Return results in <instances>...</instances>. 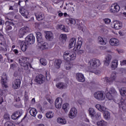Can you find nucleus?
I'll list each match as a JSON object with an SVG mask.
<instances>
[{
  "instance_id": "f257e3e1",
  "label": "nucleus",
  "mask_w": 126,
  "mask_h": 126,
  "mask_svg": "<svg viewBox=\"0 0 126 126\" xmlns=\"http://www.w3.org/2000/svg\"><path fill=\"white\" fill-rule=\"evenodd\" d=\"M37 42H38V45L40 48H42L43 50L44 49H48L49 46L48 45V43L45 41H44V39H43V35L40 32H37L36 33Z\"/></svg>"
},
{
  "instance_id": "f03ea898",
  "label": "nucleus",
  "mask_w": 126,
  "mask_h": 126,
  "mask_svg": "<svg viewBox=\"0 0 126 126\" xmlns=\"http://www.w3.org/2000/svg\"><path fill=\"white\" fill-rule=\"evenodd\" d=\"M63 58L67 62L73 61L76 59V54L74 52L66 51L63 53Z\"/></svg>"
},
{
  "instance_id": "7ed1b4c3",
  "label": "nucleus",
  "mask_w": 126,
  "mask_h": 126,
  "mask_svg": "<svg viewBox=\"0 0 126 126\" xmlns=\"http://www.w3.org/2000/svg\"><path fill=\"white\" fill-rule=\"evenodd\" d=\"M95 107L97 110H98V111L103 113V117L105 120H109L110 118H111L110 112L106 111L107 108L105 106H103L100 104H97L95 105Z\"/></svg>"
},
{
  "instance_id": "20e7f679",
  "label": "nucleus",
  "mask_w": 126,
  "mask_h": 126,
  "mask_svg": "<svg viewBox=\"0 0 126 126\" xmlns=\"http://www.w3.org/2000/svg\"><path fill=\"white\" fill-rule=\"evenodd\" d=\"M89 64L91 65V67H92L93 69H95V68H97L98 66L101 65V62L99 60H97L96 59H94L91 60L89 62Z\"/></svg>"
},
{
  "instance_id": "39448f33",
  "label": "nucleus",
  "mask_w": 126,
  "mask_h": 126,
  "mask_svg": "<svg viewBox=\"0 0 126 126\" xmlns=\"http://www.w3.org/2000/svg\"><path fill=\"white\" fill-rule=\"evenodd\" d=\"M94 97L96 100H98V101H102L104 100L106 97L105 95V93L103 91H98L94 93Z\"/></svg>"
},
{
  "instance_id": "423d86ee",
  "label": "nucleus",
  "mask_w": 126,
  "mask_h": 126,
  "mask_svg": "<svg viewBox=\"0 0 126 126\" xmlns=\"http://www.w3.org/2000/svg\"><path fill=\"white\" fill-rule=\"evenodd\" d=\"M116 95H117V91H116L115 88H111L109 92L106 94V98L109 100H113Z\"/></svg>"
},
{
  "instance_id": "0eeeda50",
  "label": "nucleus",
  "mask_w": 126,
  "mask_h": 126,
  "mask_svg": "<svg viewBox=\"0 0 126 126\" xmlns=\"http://www.w3.org/2000/svg\"><path fill=\"white\" fill-rule=\"evenodd\" d=\"M30 32V29L28 27H24L20 29L19 31V37L20 38H22L24 35L29 33Z\"/></svg>"
},
{
  "instance_id": "6e6552de",
  "label": "nucleus",
  "mask_w": 126,
  "mask_h": 126,
  "mask_svg": "<svg viewBox=\"0 0 126 126\" xmlns=\"http://www.w3.org/2000/svg\"><path fill=\"white\" fill-rule=\"evenodd\" d=\"M28 45H32L35 43V36L31 33L25 38V41Z\"/></svg>"
},
{
  "instance_id": "1a4fd4ad",
  "label": "nucleus",
  "mask_w": 126,
  "mask_h": 126,
  "mask_svg": "<svg viewBox=\"0 0 126 126\" xmlns=\"http://www.w3.org/2000/svg\"><path fill=\"white\" fill-rule=\"evenodd\" d=\"M5 25L6 26L5 30H6V31H9L10 30H12L13 28H15V27H16V24H15L12 21H6L5 23Z\"/></svg>"
},
{
  "instance_id": "9d476101",
  "label": "nucleus",
  "mask_w": 126,
  "mask_h": 126,
  "mask_svg": "<svg viewBox=\"0 0 126 126\" xmlns=\"http://www.w3.org/2000/svg\"><path fill=\"white\" fill-rule=\"evenodd\" d=\"M34 81L37 82L38 84H43L45 82V76L39 74L35 77Z\"/></svg>"
},
{
  "instance_id": "9b49d317",
  "label": "nucleus",
  "mask_w": 126,
  "mask_h": 126,
  "mask_svg": "<svg viewBox=\"0 0 126 126\" xmlns=\"http://www.w3.org/2000/svg\"><path fill=\"white\" fill-rule=\"evenodd\" d=\"M20 84H21V80L20 79H15L12 82V89H19L20 88Z\"/></svg>"
},
{
  "instance_id": "f8f14e48",
  "label": "nucleus",
  "mask_w": 126,
  "mask_h": 126,
  "mask_svg": "<svg viewBox=\"0 0 126 126\" xmlns=\"http://www.w3.org/2000/svg\"><path fill=\"white\" fill-rule=\"evenodd\" d=\"M77 115V109L75 107H73L71 109L70 112L68 113V117L70 119H74Z\"/></svg>"
},
{
  "instance_id": "ddd939ff",
  "label": "nucleus",
  "mask_w": 126,
  "mask_h": 126,
  "mask_svg": "<svg viewBox=\"0 0 126 126\" xmlns=\"http://www.w3.org/2000/svg\"><path fill=\"white\" fill-rule=\"evenodd\" d=\"M120 9L121 8L119 5L114 4L111 6L110 11L113 13H117L120 11Z\"/></svg>"
},
{
  "instance_id": "4468645a",
  "label": "nucleus",
  "mask_w": 126,
  "mask_h": 126,
  "mask_svg": "<svg viewBox=\"0 0 126 126\" xmlns=\"http://www.w3.org/2000/svg\"><path fill=\"white\" fill-rule=\"evenodd\" d=\"M6 80V76L4 75H2L1 79V83L2 84V89H6V88L8 87Z\"/></svg>"
},
{
  "instance_id": "2eb2a0df",
  "label": "nucleus",
  "mask_w": 126,
  "mask_h": 126,
  "mask_svg": "<svg viewBox=\"0 0 126 126\" xmlns=\"http://www.w3.org/2000/svg\"><path fill=\"white\" fill-rule=\"evenodd\" d=\"M76 78L79 82H84V81H85L84 75L81 73H77L76 74Z\"/></svg>"
},
{
  "instance_id": "dca6fc26",
  "label": "nucleus",
  "mask_w": 126,
  "mask_h": 126,
  "mask_svg": "<svg viewBox=\"0 0 126 126\" xmlns=\"http://www.w3.org/2000/svg\"><path fill=\"white\" fill-rule=\"evenodd\" d=\"M22 116V112L20 111H16L11 116L12 120H18Z\"/></svg>"
},
{
  "instance_id": "f3484780",
  "label": "nucleus",
  "mask_w": 126,
  "mask_h": 126,
  "mask_svg": "<svg viewBox=\"0 0 126 126\" xmlns=\"http://www.w3.org/2000/svg\"><path fill=\"white\" fill-rule=\"evenodd\" d=\"M20 13L22 15V16H24L25 18H28V15L29 14V12L27 11L24 7H21L19 10Z\"/></svg>"
},
{
  "instance_id": "a211bd4d",
  "label": "nucleus",
  "mask_w": 126,
  "mask_h": 126,
  "mask_svg": "<svg viewBox=\"0 0 126 126\" xmlns=\"http://www.w3.org/2000/svg\"><path fill=\"white\" fill-rule=\"evenodd\" d=\"M55 107L57 109L62 108V104H63V99L61 97H58L55 100Z\"/></svg>"
},
{
  "instance_id": "6ab92c4d",
  "label": "nucleus",
  "mask_w": 126,
  "mask_h": 126,
  "mask_svg": "<svg viewBox=\"0 0 126 126\" xmlns=\"http://www.w3.org/2000/svg\"><path fill=\"white\" fill-rule=\"evenodd\" d=\"M34 14L37 20H38V21H41V20H43L44 18H45V16L44 15V14L41 13V12H38Z\"/></svg>"
},
{
  "instance_id": "aec40b11",
  "label": "nucleus",
  "mask_w": 126,
  "mask_h": 126,
  "mask_svg": "<svg viewBox=\"0 0 126 126\" xmlns=\"http://www.w3.org/2000/svg\"><path fill=\"white\" fill-rule=\"evenodd\" d=\"M19 63L21 65H24V64L28 63L29 62L27 61V57L21 56L19 60Z\"/></svg>"
},
{
  "instance_id": "412c9836",
  "label": "nucleus",
  "mask_w": 126,
  "mask_h": 126,
  "mask_svg": "<svg viewBox=\"0 0 126 126\" xmlns=\"http://www.w3.org/2000/svg\"><path fill=\"white\" fill-rule=\"evenodd\" d=\"M62 63H63V61H62V60L56 59L54 61V65L55 68H57V69H59V68H61V65Z\"/></svg>"
},
{
  "instance_id": "4be33fe9",
  "label": "nucleus",
  "mask_w": 126,
  "mask_h": 126,
  "mask_svg": "<svg viewBox=\"0 0 126 126\" xmlns=\"http://www.w3.org/2000/svg\"><path fill=\"white\" fill-rule=\"evenodd\" d=\"M116 78H117L116 72H113L111 74L110 80L106 78L105 79V81H106V82H113V81L116 80Z\"/></svg>"
},
{
  "instance_id": "5701e85b",
  "label": "nucleus",
  "mask_w": 126,
  "mask_h": 126,
  "mask_svg": "<svg viewBox=\"0 0 126 126\" xmlns=\"http://www.w3.org/2000/svg\"><path fill=\"white\" fill-rule=\"evenodd\" d=\"M45 38L48 41H53L54 39V34L51 32H47L45 35Z\"/></svg>"
},
{
  "instance_id": "b1692460",
  "label": "nucleus",
  "mask_w": 126,
  "mask_h": 126,
  "mask_svg": "<svg viewBox=\"0 0 126 126\" xmlns=\"http://www.w3.org/2000/svg\"><path fill=\"white\" fill-rule=\"evenodd\" d=\"M112 60V56L111 55H108L104 60V64L106 66H108L109 64H110V63H111V61Z\"/></svg>"
},
{
  "instance_id": "393cba45",
  "label": "nucleus",
  "mask_w": 126,
  "mask_h": 126,
  "mask_svg": "<svg viewBox=\"0 0 126 126\" xmlns=\"http://www.w3.org/2000/svg\"><path fill=\"white\" fill-rule=\"evenodd\" d=\"M21 49L23 52H25L26 50H27V47L28 46H29V44H28L26 42L22 41L21 42Z\"/></svg>"
},
{
  "instance_id": "a878e982",
  "label": "nucleus",
  "mask_w": 126,
  "mask_h": 126,
  "mask_svg": "<svg viewBox=\"0 0 126 126\" xmlns=\"http://www.w3.org/2000/svg\"><path fill=\"white\" fill-rule=\"evenodd\" d=\"M109 43L111 46H119V40L116 38H111Z\"/></svg>"
},
{
  "instance_id": "bb28decb",
  "label": "nucleus",
  "mask_w": 126,
  "mask_h": 126,
  "mask_svg": "<svg viewBox=\"0 0 126 126\" xmlns=\"http://www.w3.org/2000/svg\"><path fill=\"white\" fill-rule=\"evenodd\" d=\"M114 28L117 30H119V29H121L122 28V26L123 25L122 24V22L119 21H115L114 22Z\"/></svg>"
},
{
  "instance_id": "cd10ccee",
  "label": "nucleus",
  "mask_w": 126,
  "mask_h": 126,
  "mask_svg": "<svg viewBox=\"0 0 126 126\" xmlns=\"http://www.w3.org/2000/svg\"><path fill=\"white\" fill-rule=\"evenodd\" d=\"M89 114L92 119H94V116L96 115V111L93 108H90L89 109Z\"/></svg>"
},
{
  "instance_id": "c85d7f7f",
  "label": "nucleus",
  "mask_w": 126,
  "mask_h": 126,
  "mask_svg": "<svg viewBox=\"0 0 126 126\" xmlns=\"http://www.w3.org/2000/svg\"><path fill=\"white\" fill-rule=\"evenodd\" d=\"M56 87L59 89H65L66 88V84L63 82L58 83L56 84Z\"/></svg>"
},
{
  "instance_id": "c756f323",
  "label": "nucleus",
  "mask_w": 126,
  "mask_h": 126,
  "mask_svg": "<svg viewBox=\"0 0 126 126\" xmlns=\"http://www.w3.org/2000/svg\"><path fill=\"white\" fill-rule=\"evenodd\" d=\"M69 43V47L70 48H72V47H74V46H75V43H76V38L74 37L70 39Z\"/></svg>"
},
{
  "instance_id": "7c9ffc66",
  "label": "nucleus",
  "mask_w": 126,
  "mask_h": 126,
  "mask_svg": "<svg viewBox=\"0 0 126 126\" xmlns=\"http://www.w3.org/2000/svg\"><path fill=\"white\" fill-rule=\"evenodd\" d=\"M99 44L100 45H106L107 44V40L106 38H103V37L99 36L98 39Z\"/></svg>"
},
{
  "instance_id": "2f4dec72",
  "label": "nucleus",
  "mask_w": 126,
  "mask_h": 126,
  "mask_svg": "<svg viewBox=\"0 0 126 126\" xmlns=\"http://www.w3.org/2000/svg\"><path fill=\"white\" fill-rule=\"evenodd\" d=\"M58 27L59 28V29H61V30L63 31V32H68V29L67 28V27H65L64 25H58Z\"/></svg>"
},
{
  "instance_id": "473e14b6",
  "label": "nucleus",
  "mask_w": 126,
  "mask_h": 126,
  "mask_svg": "<svg viewBox=\"0 0 126 126\" xmlns=\"http://www.w3.org/2000/svg\"><path fill=\"white\" fill-rule=\"evenodd\" d=\"M57 122L60 125H65L66 124V120L64 118H58Z\"/></svg>"
},
{
  "instance_id": "72a5a7b5",
  "label": "nucleus",
  "mask_w": 126,
  "mask_h": 126,
  "mask_svg": "<svg viewBox=\"0 0 126 126\" xmlns=\"http://www.w3.org/2000/svg\"><path fill=\"white\" fill-rule=\"evenodd\" d=\"M81 46H82V41L81 40H79L78 39V43L76 47H74V51H78L80 50V48H81Z\"/></svg>"
},
{
  "instance_id": "f704fd0d",
  "label": "nucleus",
  "mask_w": 126,
  "mask_h": 126,
  "mask_svg": "<svg viewBox=\"0 0 126 126\" xmlns=\"http://www.w3.org/2000/svg\"><path fill=\"white\" fill-rule=\"evenodd\" d=\"M37 113H38V111H37V110L35 108H32L30 111V114L31 116L32 117H36V115L37 114Z\"/></svg>"
},
{
  "instance_id": "c9c22d12",
  "label": "nucleus",
  "mask_w": 126,
  "mask_h": 126,
  "mask_svg": "<svg viewBox=\"0 0 126 126\" xmlns=\"http://www.w3.org/2000/svg\"><path fill=\"white\" fill-rule=\"evenodd\" d=\"M118 66V60H114L112 62L111 68L112 69H116Z\"/></svg>"
},
{
  "instance_id": "e433bc0d",
  "label": "nucleus",
  "mask_w": 126,
  "mask_h": 126,
  "mask_svg": "<svg viewBox=\"0 0 126 126\" xmlns=\"http://www.w3.org/2000/svg\"><path fill=\"white\" fill-rule=\"evenodd\" d=\"M62 108L65 112H67L69 110V104L68 103H64L62 106Z\"/></svg>"
},
{
  "instance_id": "4c0bfd02",
  "label": "nucleus",
  "mask_w": 126,
  "mask_h": 126,
  "mask_svg": "<svg viewBox=\"0 0 126 126\" xmlns=\"http://www.w3.org/2000/svg\"><path fill=\"white\" fill-rule=\"evenodd\" d=\"M97 125L98 126H107V123L103 120H100L97 122Z\"/></svg>"
},
{
  "instance_id": "58836bf2",
  "label": "nucleus",
  "mask_w": 126,
  "mask_h": 126,
  "mask_svg": "<svg viewBox=\"0 0 126 126\" xmlns=\"http://www.w3.org/2000/svg\"><path fill=\"white\" fill-rule=\"evenodd\" d=\"M120 92L122 96H126V88H122L120 90Z\"/></svg>"
},
{
  "instance_id": "ea45409f",
  "label": "nucleus",
  "mask_w": 126,
  "mask_h": 126,
  "mask_svg": "<svg viewBox=\"0 0 126 126\" xmlns=\"http://www.w3.org/2000/svg\"><path fill=\"white\" fill-rule=\"evenodd\" d=\"M64 66L65 69H66L67 70H69V69H70V68L72 67V64L66 63H65Z\"/></svg>"
},
{
  "instance_id": "a19ab883",
  "label": "nucleus",
  "mask_w": 126,
  "mask_h": 126,
  "mask_svg": "<svg viewBox=\"0 0 126 126\" xmlns=\"http://www.w3.org/2000/svg\"><path fill=\"white\" fill-rule=\"evenodd\" d=\"M46 117L47 119H52L53 117H54V114H53V112L50 111L47 112L46 114Z\"/></svg>"
},
{
  "instance_id": "79ce46f5",
  "label": "nucleus",
  "mask_w": 126,
  "mask_h": 126,
  "mask_svg": "<svg viewBox=\"0 0 126 126\" xmlns=\"http://www.w3.org/2000/svg\"><path fill=\"white\" fill-rule=\"evenodd\" d=\"M40 63L41 64H42V65H47V60L44 58L40 59Z\"/></svg>"
},
{
  "instance_id": "37998d69",
  "label": "nucleus",
  "mask_w": 126,
  "mask_h": 126,
  "mask_svg": "<svg viewBox=\"0 0 126 126\" xmlns=\"http://www.w3.org/2000/svg\"><path fill=\"white\" fill-rule=\"evenodd\" d=\"M4 126H15V124L10 121H8L4 124Z\"/></svg>"
},
{
  "instance_id": "c03bdc74",
  "label": "nucleus",
  "mask_w": 126,
  "mask_h": 126,
  "mask_svg": "<svg viewBox=\"0 0 126 126\" xmlns=\"http://www.w3.org/2000/svg\"><path fill=\"white\" fill-rule=\"evenodd\" d=\"M94 118H95V120H99V119H101V113L100 112H97L94 116Z\"/></svg>"
},
{
  "instance_id": "a18cd8bd",
  "label": "nucleus",
  "mask_w": 126,
  "mask_h": 126,
  "mask_svg": "<svg viewBox=\"0 0 126 126\" xmlns=\"http://www.w3.org/2000/svg\"><path fill=\"white\" fill-rule=\"evenodd\" d=\"M4 24V21L0 19V31L2 30L3 25Z\"/></svg>"
},
{
  "instance_id": "49530a36",
  "label": "nucleus",
  "mask_w": 126,
  "mask_h": 126,
  "mask_svg": "<svg viewBox=\"0 0 126 126\" xmlns=\"http://www.w3.org/2000/svg\"><path fill=\"white\" fill-rule=\"evenodd\" d=\"M103 21L105 23V24H109V23H111V19L109 18L104 19Z\"/></svg>"
},
{
  "instance_id": "de8ad7c7",
  "label": "nucleus",
  "mask_w": 126,
  "mask_h": 126,
  "mask_svg": "<svg viewBox=\"0 0 126 126\" xmlns=\"http://www.w3.org/2000/svg\"><path fill=\"white\" fill-rule=\"evenodd\" d=\"M22 66L24 67V68L25 69V70H27L28 68H29V63H28L24 64V65H22Z\"/></svg>"
},
{
  "instance_id": "09e8293b",
  "label": "nucleus",
  "mask_w": 126,
  "mask_h": 126,
  "mask_svg": "<svg viewBox=\"0 0 126 126\" xmlns=\"http://www.w3.org/2000/svg\"><path fill=\"white\" fill-rule=\"evenodd\" d=\"M119 108L121 109V108H122V110H123V111H126V105H123L122 104V105H121V104H119Z\"/></svg>"
},
{
  "instance_id": "8fccbe9b",
  "label": "nucleus",
  "mask_w": 126,
  "mask_h": 126,
  "mask_svg": "<svg viewBox=\"0 0 126 126\" xmlns=\"http://www.w3.org/2000/svg\"><path fill=\"white\" fill-rule=\"evenodd\" d=\"M60 37H61V38L62 40H63L64 41H65V40H66L67 39L66 34H61L60 35Z\"/></svg>"
},
{
  "instance_id": "3c124183",
  "label": "nucleus",
  "mask_w": 126,
  "mask_h": 126,
  "mask_svg": "<svg viewBox=\"0 0 126 126\" xmlns=\"http://www.w3.org/2000/svg\"><path fill=\"white\" fill-rule=\"evenodd\" d=\"M69 22H70L71 24H75L76 21L73 19L69 18Z\"/></svg>"
},
{
  "instance_id": "603ef678",
  "label": "nucleus",
  "mask_w": 126,
  "mask_h": 126,
  "mask_svg": "<svg viewBox=\"0 0 126 126\" xmlns=\"http://www.w3.org/2000/svg\"><path fill=\"white\" fill-rule=\"evenodd\" d=\"M0 95L1 96H2V92L0 93ZM0 95V105L2 103V102H3V98H2V97H1Z\"/></svg>"
},
{
  "instance_id": "864d4df0",
  "label": "nucleus",
  "mask_w": 126,
  "mask_h": 126,
  "mask_svg": "<svg viewBox=\"0 0 126 126\" xmlns=\"http://www.w3.org/2000/svg\"><path fill=\"white\" fill-rule=\"evenodd\" d=\"M15 66H16V64L15 63H12L10 65L11 69H14L15 68Z\"/></svg>"
},
{
  "instance_id": "5fc2aeb1",
  "label": "nucleus",
  "mask_w": 126,
  "mask_h": 126,
  "mask_svg": "<svg viewBox=\"0 0 126 126\" xmlns=\"http://www.w3.org/2000/svg\"><path fill=\"white\" fill-rule=\"evenodd\" d=\"M77 54L78 55H82V54H83V50H79L77 51Z\"/></svg>"
},
{
  "instance_id": "6e6d98bb",
  "label": "nucleus",
  "mask_w": 126,
  "mask_h": 126,
  "mask_svg": "<svg viewBox=\"0 0 126 126\" xmlns=\"http://www.w3.org/2000/svg\"><path fill=\"white\" fill-rule=\"evenodd\" d=\"M21 122L22 123H26L27 121H26V115L24 116V117L22 119Z\"/></svg>"
},
{
  "instance_id": "4d7b16f0",
  "label": "nucleus",
  "mask_w": 126,
  "mask_h": 126,
  "mask_svg": "<svg viewBox=\"0 0 126 126\" xmlns=\"http://www.w3.org/2000/svg\"><path fill=\"white\" fill-rule=\"evenodd\" d=\"M29 99V97H28V95L27 94L25 95V101L27 102L28 101V99Z\"/></svg>"
},
{
  "instance_id": "13d9d810",
  "label": "nucleus",
  "mask_w": 126,
  "mask_h": 126,
  "mask_svg": "<svg viewBox=\"0 0 126 126\" xmlns=\"http://www.w3.org/2000/svg\"><path fill=\"white\" fill-rule=\"evenodd\" d=\"M78 28L79 30H81V31L84 32V31L83 30V27H82L81 26H78Z\"/></svg>"
},
{
  "instance_id": "bf43d9fd",
  "label": "nucleus",
  "mask_w": 126,
  "mask_h": 126,
  "mask_svg": "<svg viewBox=\"0 0 126 126\" xmlns=\"http://www.w3.org/2000/svg\"><path fill=\"white\" fill-rule=\"evenodd\" d=\"M121 65H125L126 64V60H123L122 62H121Z\"/></svg>"
},
{
  "instance_id": "052dcab7",
  "label": "nucleus",
  "mask_w": 126,
  "mask_h": 126,
  "mask_svg": "<svg viewBox=\"0 0 126 126\" xmlns=\"http://www.w3.org/2000/svg\"><path fill=\"white\" fill-rule=\"evenodd\" d=\"M48 102H49V103H50V104H53V100L50 98H47V99Z\"/></svg>"
},
{
  "instance_id": "680f3d73",
  "label": "nucleus",
  "mask_w": 126,
  "mask_h": 126,
  "mask_svg": "<svg viewBox=\"0 0 126 126\" xmlns=\"http://www.w3.org/2000/svg\"><path fill=\"white\" fill-rule=\"evenodd\" d=\"M8 63H13V60L10 59H8Z\"/></svg>"
},
{
  "instance_id": "e2e57ef3",
  "label": "nucleus",
  "mask_w": 126,
  "mask_h": 126,
  "mask_svg": "<svg viewBox=\"0 0 126 126\" xmlns=\"http://www.w3.org/2000/svg\"><path fill=\"white\" fill-rule=\"evenodd\" d=\"M13 52L15 53V54H18V50H17V49L14 50Z\"/></svg>"
},
{
  "instance_id": "0e129e2a",
  "label": "nucleus",
  "mask_w": 126,
  "mask_h": 126,
  "mask_svg": "<svg viewBox=\"0 0 126 126\" xmlns=\"http://www.w3.org/2000/svg\"><path fill=\"white\" fill-rule=\"evenodd\" d=\"M63 13H59V16H60V17H62V16H63Z\"/></svg>"
},
{
  "instance_id": "69168bd1",
  "label": "nucleus",
  "mask_w": 126,
  "mask_h": 126,
  "mask_svg": "<svg viewBox=\"0 0 126 126\" xmlns=\"http://www.w3.org/2000/svg\"><path fill=\"white\" fill-rule=\"evenodd\" d=\"M37 117L38 118V119H42V115L39 114V115L37 116Z\"/></svg>"
},
{
  "instance_id": "338daca9",
  "label": "nucleus",
  "mask_w": 126,
  "mask_h": 126,
  "mask_svg": "<svg viewBox=\"0 0 126 126\" xmlns=\"http://www.w3.org/2000/svg\"><path fill=\"white\" fill-rule=\"evenodd\" d=\"M32 103H35V98H32Z\"/></svg>"
},
{
  "instance_id": "774afa93",
  "label": "nucleus",
  "mask_w": 126,
  "mask_h": 126,
  "mask_svg": "<svg viewBox=\"0 0 126 126\" xmlns=\"http://www.w3.org/2000/svg\"><path fill=\"white\" fill-rule=\"evenodd\" d=\"M36 126H45V125H44L43 124H41L37 125Z\"/></svg>"
}]
</instances>
